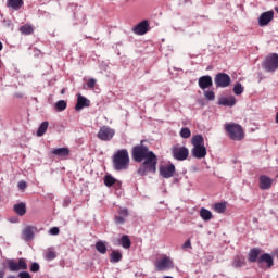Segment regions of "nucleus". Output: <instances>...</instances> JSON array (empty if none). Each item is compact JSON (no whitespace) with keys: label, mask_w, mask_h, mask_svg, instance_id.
Returning <instances> with one entry per match:
<instances>
[{"label":"nucleus","mask_w":278,"mask_h":278,"mask_svg":"<svg viewBox=\"0 0 278 278\" xmlns=\"http://www.w3.org/2000/svg\"><path fill=\"white\" fill-rule=\"evenodd\" d=\"M175 165L169 164V165H163L159 168V173L163 179H170V177L175 176Z\"/></svg>","instance_id":"11"},{"label":"nucleus","mask_w":278,"mask_h":278,"mask_svg":"<svg viewBox=\"0 0 278 278\" xmlns=\"http://www.w3.org/2000/svg\"><path fill=\"white\" fill-rule=\"evenodd\" d=\"M8 268L11 273H20V270H27V261L25 258H10L7 261Z\"/></svg>","instance_id":"5"},{"label":"nucleus","mask_w":278,"mask_h":278,"mask_svg":"<svg viewBox=\"0 0 278 278\" xmlns=\"http://www.w3.org/2000/svg\"><path fill=\"white\" fill-rule=\"evenodd\" d=\"M17 188L18 190H25V188H27V182H25V180L20 181Z\"/></svg>","instance_id":"44"},{"label":"nucleus","mask_w":278,"mask_h":278,"mask_svg":"<svg viewBox=\"0 0 278 278\" xmlns=\"http://www.w3.org/2000/svg\"><path fill=\"white\" fill-rule=\"evenodd\" d=\"M191 155L195 157V160H203L205 155H207V148H205V139L203 135H195L191 139Z\"/></svg>","instance_id":"2"},{"label":"nucleus","mask_w":278,"mask_h":278,"mask_svg":"<svg viewBox=\"0 0 278 278\" xmlns=\"http://www.w3.org/2000/svg\"><path fill=\"white\" fill-rule=\"evenodd\" d=\"M0 278H5V271L0 270Z\"/></svg>","instance_id":"46"},{"label":"nucleus","mask_w":278,"mask_h":278,"mask_svg":"<svg viewBox=\"0 0 278 278\" xmlns=\"http://www.w3.org/2000/svg\"><path fill=\"white\" fill-rule=\"evenodd\" d=\"M114 170H127L129 168V151L127 149L117 150L113 155Z\"/></svg>","instance_id":"3"},{"label":"nucleus","mask_w":278,"mask_h":278,"mask_svg":"<svg viewBox=\"0 0 278 278\" xmlns=\"http://www.w3.org/2000/svg\"><path fill=\"white\" fill-rule=\"evenodd\" d=\"M121 260H123V254L118 251H113L111 254L110 262H112V264H118Z\"/></svg>","instance_id":"28"},{"label":"nucleus","mask_w":278,"mask_h":278,"mask_svg":"<svg viewBox=\"0 0 278 278\" xmlns=\"http://www.w3.org/2000/svg\"><path fill=\"white\" fill-rule=\"evenodd\" d=\"M116 131L114 129L108 127V126H102L100 130L98 131V138L99 140H102L103 142H110L114 138V135Z\"/></svg>","instance_id":"9"},{"label":"nucleus","mask_w":278,"mask_h":278,"mask_svg":"<svg viewBox=\"0 0 278 278\" xmlns=\"http://www.w3.org/2000/svg\"><path fill=\"white\" fill-rule=\"evenodd\" d=\"M96 249L102 255H105L108 253V247H105V243L103 241H98L96 243Z\"/></svg>","instance_id":"31"},{"label":"nucleus","mask_w":278,"mask_h":278,"mask_svg":"<svg viewBox=\"0 0 278 278\" xmlns=\"http://www.w3.org/2000/svg\"><path fill=\"white\" fill-rule=\"evenodd\" d=\"M204 97L206 101H214L216 99V94L212 90L204 91Z\"/></svg>","instance_id":"36"},{"label":"nucleus","mask_w":278,"mask_h":278,"mask_svg":"<svg viewBox=\"0 0 278 278\" xmlns=\"http://www.w3.org/2000/svg\"><path fill=\"white\" fill-rule=\"evenodd\" d=\"M118 214H119V216H122L123 218H127V216H129V210H127V208H121V210L118 211Z\"/></svg>","instance_id":"39"},{"label":"nucleus","mask_w":278,"mask_h":278,"mask_svg":"<svg viewBox=\"0 0 278 278\" xmlns=\"http://www.w3.org/2000/svg\"><path fill=\"white\" fill-rule=\"evenodd\" d=\"M260 188L261 190H270V188H273V178L268 176H261Z\"/></svg>","instance_id":"18"},{"label":"nucleus","mask_w":278,"mask_h":278,"mask_svg":"<svg viewBox=\"0 0 278 278\" xmlns=\"http://www.w3.org/2000/svg\"><path fill=\"white\" fill-rule=\"evenodd\" d=\"M276 12L278 13V8H276Z\"/></svg>","instance_id":"51"},{"label":"nucleus","mask_w":278,"mask_h":278,"mask_svg":"<svg viewBox=\"0 0 278 278\" xmlns=\"http://www.w3.org/2000/svg\"><path fill=\"white\" fill-rule=\"evenodd\" d=\"M263 67L267 73H275L278 68V54L273 53L269 56H266Z\"/></svg>","instance_id":"6"},{"label":"nucleus","mask_w":278,"mask_h":278,"mask_svg":"<svg viewBox=\"0 0 278 278\" xmlns=\"http://www.w3.org/2000/svg\"><path fill=\"white\" fill-rule=\"evenodd\" d=\"M192 248V243L190 242V239H188L184 244H182V249H191Z\"/></svg>","instance_id":"45"},{"label":"nucleus","mask_w":278,"mask_h":278,"mask_svg":"<svg viewBox=\"0 0 278 278\" xmlns=\"http://www.w3.org/2000/svg\"><path fill=\"white\" fill-rule=\"evenodd\" d=\"M236 97L230 96L228 98L222 97L218 100L219 105H224L225 108H233L236 105Z\"/></svg>","instance_id":"20"},{"label":"nucleus","mask_w":278,"mask_h":278,"mask_svg":"<svg viewBox=\"0 0 278 278\" xmlns=\"http://www.w3.org/2000/svg\"><path fill=\"white\" fill-rule=\"evenodd\" d=\"M115 223L116 225H124L125 223V217L121 216V215H116L115 216Z\"/></svg>","instance_id":"40"},{"label":"nucleus","mask_w":278,"mask_h":278,"mask_svg":"<svg viewBox=\"0 0 278 278\" xmlns=\"http://www.w3.org/2000/svg\"><path fill=\"white\" fill-rule=\"evenodd\" d=\"M84 108H90V100H88L86 97L78 93L75 110H76V112H81V110H84Z\"/></svg>","instance_id":"16"},{"label":"nucleus","mask_w":278,"mask_h":278,"mask_svg":"<svg viewBox=\"0 0 278 278\" xmlns=\"http://www.w3.org/2000/svg\"><path fill=\"white\" fill-rule=\"evenodd\" d=\"M276 123L278 124V112L276 114Z\"/></svg>","instance_id":"49"},{"label":"nucleus","mask_w":278,"mask_h":278,"mask_svg":"<svg viewBox=\"0 0 278 278\" xmlns=\"http://www.w3.org/2000/svg\"><path fill=\"white\" fill-rule=\"evenodd\" d=\"M262 253V250H260V248H253L249 251L248 254V261L250 262V264H260V254Z\"/></svg>","instance_id":"17"},{"label":"nucleus","mask_w":278,"mask_h":278,"mask_svg":"<svg viewBox=\"0 0 278 278\" xmlns=\"http://www.w3.org/2000/svg\"><path fill=\"white\" fill-rule=\"evenodd\" d=\"M198 86L201 90H207V88H212L214 86V81L212 80V76L204 75L199 78Z\"/></svg>","instance_id":"14"},{"label":"nucleus","mask_w":278,"mask_h":278,"mask_svg":"<svg viewBox=\"0 0 278 278\" xmlns=\"http://www.w3.org/2000/svg\"><path fill=\"white\" fill-rule=\"evenodd\" d=\"M275 18V12L274 11H266L263 12L258 17V25L260 27H266L270 21Z\"/></svg>","instance_id":"12"},{"label":"nucleus","mask_w":278,"mask_h":278,"mask_svg":"<svg viewBox=\"0 0 278 278\" xmlns=\"http://www.w3.org/2000/svg\"><path fill=\"white\" fill-rule=\"evenodd\" d=\"M35 231H36V227L34 226H27L26 228H24L22 232L24 240L26 242L34 240Z\"/></svg>","instance_id":"19"},{"label":"nucleus","mask_w":278,"mask_h":278,"mask_svg":"<svg viewBox=\"0 0 278 278\" xmlns=\"http://www.w3.org/2000/svg\"><path fill=\"white\" fill-rule=\"evenodd\" d=\"M242 92H244V87H242V84L240 83H237L233 87V93L237 96V97H240V94H242Z\"/></svg>","instance_id":"33"},{"label":"nucleus","mask_w":278,"mask_h":278,"mask_svg":"<svg viewBox=\"0 0 278 278\" xmlns=\"http://www.w3.org/2000/svg\"><path fill=\"white\" fill-rule=\"evenodd\" d=\"M3 50V43L0 41V51Z\"/></svg>","instance_id":"47"},{"label":"nucleus","mask_w":278,"mask_h":278,"mask_svg":"<svg viewBox=\"0 0 278 278\" xmlns=\"http://www.w3.org/2000/svg\"><path fill=\"white\" fill-rule=\"evenodd\" d=\"M247 264L244 256H236L232 262L233 268H242Z\"/></svg>","instance_id":"26"},{"label":"nucleus","mask_w":278,"mask_h":278,"mask_svg":"<svg viewBox=\"0 0 278 278\" xmlns=\"http://www.w3.org/2000/svg\"><path fill=\"white\" fill-rule=\"evenodd\" d=\"M0 68H1V60H0Z\"/></svg>","instance_id":"52"},{"label":"nucleus","mask_w":278,"mask_h":278,"mask_svg":"<svg viewBox=\"0 0 278 278\" xmlns=\"http://www.w3.org/2000/svg\"><path fill=\"white\" fill-rule=\"evenodd\" d=\"M163 278H173V277H170V276H165V277H163Z\"/></svg>","instance_id":"50"},{"label":"nucleus","mask_w":278,"mask_h":278,"mask_svg":"<svg viewBox=\"0 0 278 278\" xmlns=\"http://www.w3.org/2000/svg\"><path fill=\"white\" fill-rule=\"evenodd\" d=\"M55 257H58V255L53 251H48L46 253V260H48V261L55 260Z\"/></svg>","instance_id":"37"},{"label":"nucleus","mask_w":278,"mask_h":278,"mask_svg":"<svg viewBox=\"0 0 278 278\" xmlns=\"http://www.w3.org/2000/svg\"><path fill=\"white\" fill-rule=\"evenodd\" d=\"M20 31L24 36H31V34H34V26H31L29 24H25L20 27Z\"/></svg>","instance_id":"24"},{"label":"nucleus","mask_w":278,"mask_h":278,"mask_svg":"<svg viewBox=\"0 0 278 278\" xmlns=\"http://www.w3.org/2000/svg\"><path fill=\"white\" fill-rule=\"evenodd\" d=\"M96 85H97V80L94 78H91L87 81L88 88H94Z\"/></svg>","instance_id":"43"},{"label":"nucleus","mask_w":278,"mask_h":278,"mask_svg":"<svg viewBox=\"0 0 278 278\" xmlns=\"http://www.w3.org/2000/svg\"><path fill=\"white\" fill-rule=\"evenodd\" d=\"M155 268L157 271H162L168 268H175V265L173 264V260H170V257L165 256L155 263Z\"/></svg>","instance_id":"10"},{"label":"nucleus","mask_w":278,"mask_h":278,"mask_svg":"<svg viewBox=\"0 0 278 278\" xmlns=\"http://www.w3.org/2000/svg\"><path fill=\"white\" fill-rule=\"evenodd\" d=\"M225 130L229 135L231 140H243L244 139V130L240 124H225Z\"/></svg>","instance_id":"4"},{"label":"nucleus","mask_w":278,"mask_h":278,"mask_svg":"<svg viewBox=\"0 0 278 278\" xmlns=\"http://www.w3.org/2000/svg\"><path fill=\"white\" fill-rule=\"evenodd\" d=\"M114 184H116V178L108 175L104 177V186H106V188H112V186H114Z\"/></svg>","instance_id":"32"},{"label":"nucleus","mask_w":278,"mask_h":278,"mask_svg":"<svg viewBox=\"0 0 278 278\" xmlns=\"http://www.w3.org/2000/svg\"><path fill=\"white\" fill-rule=\"evenodd\" d=\"M172 155L174 160L178 162H184V160H188V155H190V150L186 147L176 146L172 149Z\"/></svg>","instance_id":"7"},{"label":"nucleus","mask_w":278,"mask_h":278,"mask_svg":"<svg viewBox=\"0 0 278 278\" xmlns=\"http://www.w3.org/2000/svg\"><path fill=\"white\" fill-rule=\"evenodd\" d=\"M7 8H11L12 10H21V8H23V0H8Z\"/></svg>","instance_id":"23"},{"label":"nucleus","mask_w":278,"mask_h":278,"mask_svg":"<svg viewBox=\"0 0 278 278\" xmlns=\"http://www.w3.org/2000/svg\"><path fill=\"white\" fill-rule=\"evenodd\" d=\"M17 277L18 278H31V275L28 271L23 270V271L18 273Z\"/></svg>","instance_id":"41"},{"label":"nucleus","mask_w":278,"mask_h":278,"mask_svg":"<svg viewBox=\"0 0 278 278\" xmlns=\"http://www.w3.org/2000/svg\"><path fill=\"white\" fill-rule=\"evenodd\" d=\"M266 264V268H273L275 265V261L273 260V255L269 253H264L258 257V266L262 268Z\"/></svg>","instance_id":"13"},{"label":"nucleus","mask_w":278,"mask_h":278,"mask_svg":"<svg viewBox=\"0 0 278 278\" xmlns=\"http://www.w3.org/2000/svg\"><path fill=\"white\" fill-rule=\"evenodd\" d=\"M190 136H192L190 128H188V127L181 128L180 138H190Z\"/></svg>","instance_id":"35"},{"label":"nucleus","mask_w":278,"mask_h":278,"mask_svg":"<svg viewBox=\"0 0 278 278\" xmlns=\"http://www.w3.org/2000/svg\"><path fill=\"white\" fill-rule=\"evenodd\" d=\"M132 160L134 162H143L138 169V174L141 176L157 170V156L144 144H138L132 148Z\"/></svg>","instance_id":"1"},{"label":"nucleus","mask_w":278,"mask_h":278,"mask_svg":"<svg viewBox=\"0 0 278 278\" xmlns=\"http://www.w3.org/2000/svg\"><path fill=\"white\" fill-rule=\"evenodd\" d=\"M64 92H66V90H65V89H62V90H61V94H64Z\"/></svg>","instance_id":"48"},{"label":"nucleus","mask_w":278,"mask_h":278,"mask_svg":"<svg viewBox=\"0 0 278 278\" xmlns=\"http://www.w3.org/2000/svg\"><path fill=\"white\" fill-rule=\"evenodd\" d=\"M40 270V264L38 263H33L30 266V273H38Z\"/></svg>","instance_id":"38"},{"label":"nucleus","mask_w":278,"mask_h":278,"mask_svg":"<svg viewBox=\"0 0 278 278\" xmlns=\"http://www.w3.org/2000/svg\"><path fill=\"white\" fill-rule=\"evenodd\" d=\"M121 244L123 249H129L131 247V239H129V236L127 235L122 236Z\"/></svg>","instance_id":"30"},{"label":"nucleus","mask_w":278,"mask_h":278,"mask_svg":"<svg viewBox=\"0 0 278 278\" xmlns=\"http://www.w3.org/2000/svg\"><path fill=\"white\" fill-rule=\"evenodd\" d=\"M66 101L60 100L55 103V110H58L59 112H64V110H66Z\"/></svg>","instance_id":"34"},{"label":"nucleus","mask_w":278,"mask_h":278,"mask_svg":"<svg viewBox=\"0 0 278 278\" xmlns=\"http://www.w3.org/2000/svg\"><path fill=\"white\" fill-rule=\"evenodd\" d=\"M47 129H49V122H42L37 130V136L40 138L43 134H47Z\"/></svg>","instance_id":"29"},{"label":"nucleus","mask_w":278,"mask_h":278,"mask_svg":"<svg viewBox=\"0 0 278 278\" xmlns=\"http://www.w3.org/2000/svg\"><path fill=\"white\" fill-rule=\"evenodd\" d=\"M132 31L134 34H137V36H144V34L149 31V22L147 20L140 22L134 27Z\"/></svg>","instance_id":"15"},{"label":"nucleus","mask_w":278,"mask_h":278,"mask_svg":"<svg viewBox=\"0 0 278 278\" xmlns=\"http://www.w3.org/2000/svg\"><path fill=\"white\" fill-rule=\"evenodd\" d=\"M13 210L17 216H25L27 214V206L23 202L15 204Z\"/></svg>","instance_id":"22"},{"label":"nucleus","mask_w":278,"mask_h":278,"mask_svg":"<svg viewBox=\"0 0 278 278\" xmlns=\"http://www.w3.org/2000/svg\"><path fill=\"white\" fill-rule=\"evenodd\" d=\"M200 217L202 218V220H212V213L210 210L205 208V207H202L200 210Z\"/></svg>","instance_id":"27"},{"label":"nucleus","mask_w":278,"mask_h":278,"mask_svg":"<svg viewBox=\"0 0 278 278\" xmlns=\"http://www.w3.org/2000/svg\"><path fill=\"white\" fill-rule=\"evenodd\" d=\"M213 210H215L217 214H225V212L227 211V202L215 203Z\"/></svg>","instance_id":"25"},{"label":"nucleus","mask_w":278,"mask_h":278,"mask_svg":"<svg viewBox=\"0 0 278 278\" xmlns=\"http://www.w3.org/2000/svg\"><path fill=\"white\" fill-rule=\"evenodd\" d=\"M49 233L51 236H58L60 233V228L58 227H52L50 230H49Z\"/></svg>","instance_id":"42"},{"label":"nucleus","mask_w":278,"mask_h":278,"mask_svg":"<svg viewBox=\"0 0 278 278\" xmlns=\"http://www.w3.org/2000/svg\"><path fill=\"white\" fill-rule=\"evenodd\" d=\"M52 154L56 155V157H68L71 150L68 148H56L52 151Z\"/></svg>","instance_id":"21"},{"label":"nucleus","mask_w":278,"mask_h":278,"mask_svg":"<svg viewBox=\"0 0 278 278\" xmlns=\"http://www.w3.org/2000/svg\"><path fill=\"white\" fill-rule=\"evenodd\" d=\"M216 88H229L231 86V77L226 73H218L214 78Z\"/></svg>","instance_id":"8"}]
</instances>
